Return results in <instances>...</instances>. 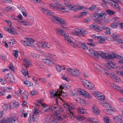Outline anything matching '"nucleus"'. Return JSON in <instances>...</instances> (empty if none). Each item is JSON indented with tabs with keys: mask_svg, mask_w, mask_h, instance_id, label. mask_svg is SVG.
<instances>
[{
	"mask_svg": "<svg viewBox=\"0 0 123 123\" xmlns=\"http://www.w3.org/2000/svg\"><path fill=\"white\" fill-rule=\"evenodd\" d=\"M58 99H62V104L63 107L68 110L69 112V116L70 117L72 118L73 117H75V113L72 110L74 107L72 103L68 104L66 103H65L63 101V100L60 97L56 98V103L57 102Z\"/></svg>",
	"mask_w": 123,
	"mask_h": 123,
	"instance_id": "obj_1",
	"label": "nucleus"
},
{
	"mask_svg": "<svg viewBox=\"0 0 123 123\" xmlns=\"http://www.w3.org/2000/svg\"><path fill=\"white\" fill-rule=\"evenodd\" d=\"M62 120L60 116L55 117L52 116H46L43 120V123H58Z\"/></svg>",
	"mask_w": 123,
	"mask_h": 123,
	"instance_id": "obj_2",
	"label": "nucleus"
},
{
	"mask_svg": "<svg viewBox=\"0 0 123 123\" xmlns=\"http://www.w3.org/2000/svg\"><path fill=\"white\" fill-rule=\"evenodd\" d=\"M18 120L15 114H11L10 117L2 120L1 123H17Z\"/></svg>",
	"mask_w": 123,
	"mask_h": 123,
	"instance_id": "obj_3",
	"label": "nucleus"
},
{
	"mask_svg": "<svg viewBox=\"0 0 123 123\" xmlns=\"http://www.w3.org/2000/svg\"><path fill=\"white\" fill-rule=\"evenodd\" d=\"M71 33V34L82 36L86 34V32L85 30L82 28H77L74 29V31Z\"/></svg>",
	"mask_w": 123,
	"mask_h": 123,
	"instance_id": "obj_4",
	"label": "nucleus"
},
{
	"mask_svg": "<svg viewBox=\"0 0 123 123\" xmlns=\"http://www.w3.org/2000/svg\"><path fill=\"white\" fill-rule=\"evenodd\" d=\"M64 4L68 8L71 10L75 11H77L84 8V7L82 6L74 5L69 3L65 2Z\"/></svg>",
	"mask_w": 123,
	"mask_h": 123,
	"instance_id": "obj_5",
	"label": "nucleus"
},
{
	"mask_svg": "<svg viewBox=\"0 0 123 123\" xmlns=\"http://www.w3.org/2000/svg\"><path fill=\"white\" fill-rule=\"evenodd\" d=\"M84 87L89 90H93L94 88V86L93 84L91 82L87 80H83L81 81Z\"/></svg>",
	"mask_w": 123,
	"mask_h": 123,
	"instance_id": "obj_6",
	"label": "nucleus"
},
{
	"mask_svg": "<svg viewBox=\"0 0 123 123\" xmlns=\"http://www.w3.org/2000/svg\"><path fill=\"white\" fill-rule=\"evenodd\" d=\"M65 40L67 41L68 44L74 48H76L77 46L76 43L71 40V37L67 33H64L63 36Z\"/></svg>",
	"mask_w": 123,
	"mask_h": 123,
	"instance_id": "obj_7",
	"label": "nucleus"
},
{
	"mask_svg": "<svg viewBox=\"0 0 123 123\" xmlns=\"http://www.w3.org/2000/svg\"><path fill=\"white\" fill-rule=\"evenodd\" d=\"M68 73L71 75L75 76H78L80 74V72L78 69L75 68H66Z\"/></svg>",
	"mask_w": 123,
	"mask_h": 123,
	"instance_id": "obj_8",
	"label": "nucleus"
},
{
	"mask_svg": "<svg viewBox=\"0 0 123 123\" xmlns=\"http://www.w3.org/2000/svg\"><path fill=\"white\" fill-rule=\"evenodd\" d=\"M65 2H62L61 1H57L55 2L56 6V9L61 12H64L66 11V9L64 6V3Z\"/></svg>",
	"mask_w": 123,
	"mask_h": 123,
	"instance_id": "obj_9",
	"label": "nucleus"
},
{
	"mask_svg": "<svg viewBox=\"0 0 123 123\" xmlns=\"http://www.w3.org/2000/svg\"><path fill=\"white\" fill-rule=\"evenodd\" d=\"M56 21L61 24V26L63 28L67 30L68 29L69 27L67 26L68 25V24L63 19L58 17Z\"/></svg>",
	"mask_w": 123,
	"mask_h": 123,
	"instance_id": "obj_10",
	"label": "nucleus"
},
{
	"mask_svg": "<svg viewBox=\"0 0 123 123\" xmlns=\"http://www.w3.org/2000/svg\"><path fill=\"white\" fill-rule=\"evenodd\" d=\"M104 66L109 70H111L112 68H116L117 67L116 63L111 61H108L107 63L104 64Z\"/></svg>",
	"mask_w": 123,
	"mask_h": 123,
	"instance_id": "obj_11",
	"label": "nucleus"
},
{
	"mask_svg": "<svg viewBox=\"0 0 123 123\" xmlns=\"http://www.w3.org/2000/svg\"><path fill=\"white\" fill-rule=\"evenodd\" d=\"M26 41L22 40L21 41L22 43L25 45L29 46H32L33 45L32 43L35 41V40L32 39L26 38H25Z\"/></svg>",
	"mask_w": 123,
	"mask_h": 123,
	"instance_id": "obj_12",
	"label": "nucleus"
},
{
	"mask_svg": "<svg viewBox=\"0 0 123 123\" xmlns=\"http://www.w3.org/2000/svg\"><path fill=\"white\" fill-rule=\"evenodd\" d=\"M109 108L110 109H103V111L107 114L110 115L112 114L111 111L112 112H116L117 111V109L116 108L111 105L109 106Z\"/></svg>",
	"mask_w": 123,
	"mask_h": 123,
	"instance_id": "obj_13",
	"label": "nucleus"
},
{
	"mask_svg": "<svg viewBox=\"0 0 123 123\" xmlns=\"http://www.w3.org/2000/svg\"><path fill=\"white\" fill-rule=\"evenodd\" d=\"M37 103L38 104H37V105H41L44 107L45 108L44 111L45 112L48 111L50 110H53L54 109L52 108L53 107H54L53 105L52 106H48L42 103L40 101H38Z\"/></svg>",
	"mask_w": 123,
	"mask_h": 123,
	"instance_id": "obj_14",
	"label": "nucleus"
},
{
	"mask_svg": "<svg viewBox=\"0 0 123 123\" xmlns=\"http://www.w3.org/2000/svg\"><path fill=\"white\" fill-rule=\"evenodd\" d=\"M110 75L111 78L114 81L117 82H121L122 81L120 78L116 75L115 74L112 73L110 74Z\"/></svg>",
	"mask_w": 123,
	"mask_h": 123,
	"instance_id": "obj_15",
	"label": "nucleus"
},
{
	"mask_svg": "<svg viewBox=\"0 0 123 123\" xmlns=\"http://www.w3.org/2000/svg\"><path fill=\"white\" fill-rule=\"evenodd\" d=\"M112 118L115 123H122L123 122L122 117L119 115L113 116Z\"/></svg>",
	"mask_w": 123,
	"mask_h": 123,
	"instance_id": "obj_16",
	"label": "nucleus"
},
{
	"mask_svg": "<svg viewBox=\"0 0 123 123\" xmlns=\"http://www.w3.org/2000/svg\"><path fill=\"white\" fill-rule=\"evenodd\" d=\"M77 91L80 94L82 95L86 98H91V96L89 94L84 90L78 89Z\"/></svg>",
	"mask_w": 123,
	"mask_h": 123,
	"instance_id": "obj_17",
	"label": "nucleus"
},
{
	"mask_svg": "<svg viewBox=\"0 0 123 123\" xmlns=\"http://www.w3.org/2000/svg\"><path fill=\"white\" fill-rule=\"evenodd\" d=\"M93 94L94 96L99 100H103L105 99V96L102 95L100 92H95Z\"/></svg>",
	"mask_w": 123,
	"mask_h": 123,
	"instance_id": "obj_18",
	"label": "nucleus"
},
{
	"mask_svg": "<svg viewBox=\"0 0 123 123\" xmlns=\"http://www.w3.org/2000/svg\"><path fill=\"white\" fill-rule=\"evenodd\" d=\"M92 111L93 114L95 116L99 115L100 113L99 109L97 106L94 105L92 107Z\"/></svg>",
	"mask_w": 123,
	"mask_h": 123,
	"instance_id": "obj_19",
	"label": "nucleus"
},
{
	"mask_svg": "<svg viewBox=\"0 0 123 123\" xmlns=\"http://www.w3.org/2000/svg\"><path fill=\"white\" fill-rule=\"evenodd\" d=\"M117 54L114 52H112L111 54L106 52L105 59L111 60L117 57Z\"/></svg>",
	"mask_w": 123,
	"mask_h": 123,
	"instance_id": "obj_20",
	"label": "nucleus"
},
{
	"mask_svg": "<svg viewBox=\"0 0 123 123\" xmlns=\"http://www.w3.org/2000/svg\"><path fill=\"white\" fill-rule=\"evenodd\" d=\"M53 105L54 107H53L52 108L54 109L53 110H51L52 111H55V115L57 116L62 111V109L60 107H57L56 105H55V104L53 105H52L50 106Z\"/></svg>",
	"mask_w": 123,
	"mask_h": 123,
	"instance_id": "obj_21",
	"label": "nucleus"
},
{
	"mask_svg": "<svg viewBox=\"0 0 123 123\" xmlns=\"http://www.w3.org/2000/svg\"><path fill=\"white\" fill-rule=\"evenodd\" d=\"M60 93V91L59 90H57V91L52 90L50 92V95L51 97H54L55 96L59 97L61 95Z\"/></svg>",
	"mask_w": 123,
	"mask_h": 123,
	"instance_id": "obj_22",
	"label": "nucleus"
},
{
	"mask_svg": "<svg viewBox=\"0 0 123 123\" xmlns=\"http://www.w3.org/2000/svg\"><path fill=\"white\" fill-rule=\"evenodd\" d=\"M19 22L21 25H25L30 26L32 24L31 22L27 19H24L22 20H21L19 21Z\"/></svg>",
	"mask_w": 123,
	"mask_h": 123,
	"instance_id": "obj_23",
	"label": "nucleus"
},
{
	"mask_svg": "<svg viewBox=\"0 0 123 123\" xmlns=\"http://www.w3.org/2000/svg\"><path fill=\"white\" fill-rule=\"evenodd\" d=\"M47 58L42 59L43 62L49 66H52L54 64L53 62L50 59H48L49 57L47 55Z\"/></svg>",
	"mask_w": 123,
	"mask_h": 123,
	"instance_id": "obj_24",
	"label": "nucleus"
},
{
	"mask_svg": "<svg viewBox=\"0 0 123 123\" xmlns=\"http://www.w3.org/2000/svg\"><path fill=\"white\" fill-rule=\"evenodd\" d=\"M41 10L43 13L46 15L50 16H53L54 15L53 12L49 10H48L44 8H42Z\"/></svg>",
	"mask_w": 123,
	"mask_h": 123,
	"instance_id": "obj_25",
	"label": "nucleus"
},
{
	"mask_svg": "<svg viewBox=\"0 0 123 123\" xmlns=\"http://www.w3.org/2000/svg\"><path fill=\"white\" fill-rule=\"evenodd\" d=\"M76 100L82 105L85 106L87 105L86 101L82 98H77L76 99Z\"/></svg>",
	"mask_w": 123,
	"mask_h": 123,
	"instance_id": "obj_26",
	"label": "nucleus"
},
{
	"mask_svg": "<svg viewBox=\"0 0 123 123\" xmlns=\"http://www.w3.org/2000/svg\"><path fill=\"white\" fill-rule=\"evenodd\" d=\"M4 29L5 30L11 34H15L17 33V31L12 27H11L9 28L7 27H5L4 28Z\"/></svg>",
	"mask_w": 123,
	"mask_h": 123,
	"instance_id": "obj_27",
	"label": "nucleus"
},
{
	"mask_svg": "<svg viewBox=\"0 0 123 123\" xmlns=\"http://www.w3.org/2000/svg\"><path fill=\"white\" fill-rule=\"evenodd\" d=\"M6 77L7 79L9 78L10 83H12L14 82L15 80L12 74H8L6 75Z\"/></svg>",
	"mask_w": 123,
	"mask_h": 123,
	"instance_id": "obj_28",
	"label": "nucleus"
},
{
	"mask_svg": "<svg viewBox=\"0 0 123 123\" xmlns=\"http://www.w3.org/2000/svg\"><path fill=\"white\" fill-rule=\"evenodd\" d=\"M47 42H38L36 43V45L40 48H45L46 47Z\"/></svg>",
	"mask_w": 123,
	"mask_h": 123,
	"instance_id": "obj_29",
	"label": "nucleus"
},
{
	"mask_svg": "<svg viewBox=\"0 0 123 123\" xmlns=\"http://www.w3.org/2000/svg\"><path fill=\"white\" fill-rule=\"evenodd\" d=\"M90 52L91 55L93 56L98 58V52L92 49H91L88 50Z\"/></svg>",
	"mask_w": 123,
	"mask_h": 123,
	"instance_id": "obj_30",
	"label": "nucleus"
},
{
	"mask_svg": "<svg viewBox=\"0 0 123 123\" xmlns=\"http://www.w3.org/2000/svg\"><path fill=\"white\" fill-rule=\"evenodd\" d=\"M56 32L58 34L63 36L64 34L65 33L64 31L61 28H57L56 29Z\"/></svg>",
	"mask_w": 123,
	"mask_h": 123,
	"instance_id": "obj_31",
	"label": "nucleus"
},
{
	"mask_svg": "<svg viewBox=\"0 0 123 123\" xmlns=\"http://www.w3.org/2000/svg\"><path fill=\"white\" fill-rule=\"evenodd\" d=\"M108 1H110V5H111L113 7L117 9L119 8L118 7V5L117 2H115L114 0H108Z\"/></svg>",
	"mask_w": 123,
	"mask_h": 123,
	"instance_id": "obj_32",
	"label": "nucleus"
},
{
	"mask_svg": "<svg viewBox=\"0 0 123 123\" xmlns=\"http://www.w3.org/2000/svg\"><path fill=\"white\" fill-rule=\"evenodd\" d=\"M56 69L58 72H60L62 70H65L66 68L63 65H57L56 66Z\"/></svg>",
	"mask_w": 123,
	"mask_h": 123,
	"instance_id": "obj_33",
	"label": "nucleus"
},
{
	"mask_svg": "<svg viewBox=\"0 0 123 123\" xmlns=\"http://www.w3.org/2000/svg\"><path fill=\"white\" fill-rule=\"evenodd\" d=\"M89 12L88 11H84L81 12L77 16V17L80 18H82L83 16H86L88 14Z\"/></svg>",
	"mask_w": 123,
	"mask_h": 123,
	"instance_id": "obj_34",
	"label": "nucleus"
},
{
	"mask_svg": "<svg viewBox=\"0 0 123 123\" xmlns=\"http://www.w3.org/2000/svg\"><path fill=\"white\" fill-rule=\"evenodd\" d=\"M88 121L91 123H99V122L98 119L94 118H89L88 119Z\"/></svg>",
	"mask_w": 123,
	"mask_h": 123,
	"instance_id": "obj_35",
	"label": "nucleus"
},
{
	"mask_svg": "<svg viewBox=\"0 0 123 123\" xmlns=\"http://www.w3.org/2000/svg\"><path fill=\"white\" fill-rule=\"evenodd\" d=\"M77 111L80 114H83L86 113V110L82 107H80L78 109Z\"/></svg>",
	"mask_w": 123,
	"mask_h": 123,
	"instance_id": "obj_36",
	"label": "nucleus"
},
{
	"mask_svg": "<svg viewBox=\"0 0 123 123\" xmlns=\"http://www.w3.org/2000/svg\"><path fill=\"white\" fill-rule=\"evenodd\" d=\"M70 87V86L68 84H62L60 86V89L61 91L63 88L68 89Z\"/></svg>",
	"mask_w": 123,
	"mask_h": 123,
	"instance_id": "obj_37",
	"label": "nucleus"
},
{
	"mask_svg": "<svg viewBox=\"0 0 123 123\" xmlns=\"http://www.w3.org/2000/svg\"><path fill=\"white\" fill-rule=\"evenodd\" d=\"M117 58L120 59V60L118 62V64L121 65H123V57L122 56H120L117 54Z\"/></svg>",
	"mask_w": 123,
	"mask_h": 123,
	"instance_id": "obj_38",
	"label": "nucleus"
},
{
	"mask_svg": "<svg viewBox=\"0 0 123 123\" xmlns=\"http://www.w3.org/2000/svg\"><path fill=\"white\" fill-rule=\"evenodd\" d=\"M88 41L89 42V43H87L86 44L89 46L95 47L96 45V44L95 43H91L93 42V40L91 39H88Z\"/></svg>",
	"mask_w": 123,
	"mask_h": 123,
	"instance_id": "obj_39",
	"label": "nucleus"
},
{
	"mask_svg": "<svg viewBox=\"0 0 123 123\" xmlns=\"http://www.w3.org/2000/svg\"><path fill=\"white\" fill-rule=\"evenodd\" d=\"M28 95V92L27 91H25L21 95V97L23 99L26 100Z\"/></svg>",
	"mask_w": 123,
	"mask_h": 123,
	"instance_id": "obj_40",
	"label": "nucleus"
},
{
	"mask_svg": "<svg viewBox=\"0 0 123 123\" xmlns=\"http://www.w3.org/2000/svg\"><path fill=\"white\" fill-rule=\"evenodd\" d=\"M40 113V110L37 107L34 110V112L33 114V116H35L37 115H39Z\"/></svg>",
	"mask_w": 123,
	"mask_h": 123,
	"instance_id": "obj_41",
	"label": "nucleus"
},
{
	"mask_svg": "<svg viewBox=\"0 0 123 123\" xmlns=\"http://www.w3.org/2000/svg\"><path fill=\"white\" fill-rule=\"evenodd\" d=\"M48 6L49 8L51 9H56V5L53 3H50L49 4Z\"/></svg>",
	"mask_w": 123,
	"mask_h": 123,
	"instance_id": "obj_42",
	"label": "nucleus"
},
{
	"mask_svg": "<svg viewBox=\"0 0 123 123\" xmlns=\"http://www.w3.org/2000/svg\"><path fill=\"white\" fill-rule=\"evenodd\" d=\"M102 28L105 30V33L106 34H110L111 33L110 29L108 27L104 26Z\"/></svg>",
	"mask_w": 123,
	"mask_h": 123,
	"instance_id": "obj_43",
	"label": "nucleus"
},
{
	"mask_svg": "<svg viewBox=\"0 0 123 123\" xmlns=\"http://www.w3.org/2000/svg\"><path fill=\"white\" fill-rule=\"evenodd\" d=\"M100 71L103 74L107 76H108L109 75H110V74H109V73L107 70L103 68H101V69Z\"/></svg>",
	"mask_w": 123,
	"mask_h": 123,
	"instance_id": "obj_44",
	"label": "nucleus"
},
{
	"mask_svg": "<svg viewBox=\"0 0 123 123\" xmlns=\"http://www.w3.org/2000/svg\"><path fill=\"white\" fill-rule=\"evenodd\" d=\"M99 40L98 41V43L101 44L103 43L104 41L106 40L105 37H100L99 36Z\"/></svg>",
	"mask_w": 123,
	"mask_h": 123,
	"instance_id": "obj_45",
	"label": "nucleus"
},
{
	"mask_svg": "<svg viewBox=\"0 0 123 123\" xmlns=\"http://www.w3.org/2000/svg\"><path fill=\"white\" fill-rule=\"evenodd\" d=\"M23 62L24 63V65L25 67L27 68L29 67V65L30 62L29 60L26 59H24L23 60Z\"/></svg>",
	"mask_w": 123,
	"mask_h": 123,
	"instance_id": "obj_46",
	"label": "nucleus"
},
{
	"mask_svg": "<svg viewBox=\"0 0 123 123\" xmlns=\"http://www.w3.org/2000/svg\"><path fill=\"white\" fill-rule=\"evenodd\" d=\"M75 117L77 120L80 121L83 120L86 118V117L83 115L77 116Z\"/></svg>",
	"mask_w": 123,
	"mask_h": 123,
	"instance_id": "obj_47",
	"label": "nucleus"
},
{
	"mask_svg": "<svg viewBox=\"0 0 123 123\" xmlns=\"http://www.w3.org/2000/svg\"><path fill=\"white\" fill-rule=\"evenodd\" d=\"M106 52H98V56H100L102 58L105 59Z\"/></svg>",
	"mask_w": 123,
	"mask_h": 123,
	"instance_id": "obj_48",
	"label": "nucleus"
},
{
	"mask_svg": "<svg viewBox=\"0 0 123 123\" xmlns=\"http://www.w3.org/2000/svg\"><path fill=\"white\" fill-rule=\"evenodd\" d=\"M2 107L4 110L7 111L9 109L10 106L8 104H5L2 105Z\"/></svg>",
	"mask_w": 123,
	"mask_h": 123,
	"instance_id": "obj_49",
	"label": "nucleus"
},
{
	"mask_svg": "<svg viewBox=\"0 0 123 123\" xmlns=\"http://www.w3.org/2000/svg\"><path fill=\"white\" fill-rule=\"evenodd\" d=\"M111 86L114 89H115L118 91L120 89V87L119 86L116 84L112 83L111 85Z\"/></svg>",
	"mask_w": 123,
	"mask_h": 123,
	"instance_id": "obj_50",
	"label": "nucleus"
},
{
	"mask_svg": "<svg viewBox=\"0 0 123 123\" xmlns=\"http://www.w3.org/2000/svg\"><path fill=\"white\" fill-rule=\"evenodd\" d=\"M111 36L114 40L118 38L119 37V36L118 34L115 33H112L111 35Z\"/></svg>",
	"mask_w": 123,
	"mask_h": 123,
	"instance_id": "obj_51",
	"label": "nucleus"
},
{
	"mask_svg": "<svg viewBox=\"0 0 123 123\" xmlns=\"http://www.w3.org/2000/svg\"><path fill=\"white\" fill-rule=\"evenodd\" d=\"M80 47L84 50H86L88 49V48L86 45L84 43H82L81 44Z\"/></svg>",
	"mask_w": 123,
	"mask_h": 123,
	"instance_id": "obj_52",
	"label": "nucleus"
},
{
	"mask_svg": "<svg viewBox=\"0 0 123 123\" xmlns=\"http://www.w3.org/2000/svg\"><path fill=\"white\" fill-rule=\"evenodd\" d=\"M18 106V103L17 102H15L12 103V106L13 108H17Z\"/></svg>",
	"mask_w": 123,
	"mask_h": 123,
	"instance_id": "obj_53",
	"label": "nucleus"
},
{
	"mask_svg": "<svg viewBox=\"0 0 123 123\" xmlns=\"http://www.w3.org/2000/svg\"><path fill=\"white\" fill-rule=\"evenodd\" d=\"M24 83L27 86H32L33 84L27 80H25L24 81Z\"/></svg>",
	"mask_w": 123,
	"mask_h": 123,
	"instance_id": "obj_54",
	"label": "nucleus"
},
{
	"mask_svg": "<svg viewBox=\"0 0 123 123\" xmlns=\"http://www.w3.org/2000/svg\"><path fill=\"white\" fill-rule=\"evenodd\" d=\"M106 11L109 15H113L116 13V12L115 11L109 10H107Z\"/></svg>",
	"mask_w": 123,
	"mask_h": 123,
	"instance_id": "obj_55",
	"label": "nucleus"
},
{
	"mask_svg": "<svg viewBox=\"0 0 123 123\" xmlns=\"http://www.w3.org/2000/svg\"><path fill=\"white\" fill-rule=\"evenodd\" d=\"M96 25L95 24H93L89 26V28L91 30H94L95 27H96Z\"/></svg>",
	"mask_w": 123,
	"mask_h": 123,
	"instance_id": "obj_56",
	"label": "nucleus"
},
{
	"mask_svg": "<svg viewBox=\"0 0 123 123\" xmlns=\"http://www.w3.org/2000/svg\"><path fill=\"white\" fill-rule=\"evenodd\" d=\"M96 7L95 5H93L91 6L89 8H86V9L87 10H89L91 11H92Z\"/></svg>",
	"mask_w": 123,
	"mask_h": 123,
	"instance_id": "obj_57",
	"label": "nucleus"
},
{
	"mask_svg": "<svg viewBox=\"0 0 123 123\" xmlns=\"http://www.w3.org/2000/svg\"><path fill=\"white\" fill-rule=\"evenodd\" d=\"M21 72L22 74L25 76L28 75V71H26L25 70L22 69L21 71Z\"/></svg>",
	"mask_w": 123,
	"mask_h": 123,
	"instance_id": "obj_58",
	"label": "nucleus"
},
{
	"mask_svg": "<svg viewBox=\"0 0 123 123\" xmlns=\"http://www.w3.org/2000/svg\"><path fill=\"white\" fill-rule=\"evenodd\" d=\"M12 8L11 6H9L5 7L4 8V9L5 11L8 12L12 10Z\"/></svg>",
	"mask_w": 123,
	"mask_h": 123,
	"instance_id": "obj_59",
	"label": "nucleus"
},
{
	"mask_svg": "<svg viewBox=\"0 0 123 123\" xmlns=\"http://www.w3.org/2000/svg\"><path fill=\"white\" fill-rule=\"evenodd\" d=\"M117 26V23H111V24L110 27H111L115 29L116 28Z\"/></svg>",
	"mask_w": 123,
	"mask_h": 123,
	"instance_id": "obj_60",
	"label": "nucleus"
},
{
	"mask_svg": "<svg viewBox=\"0 0 123 123\" xmlns=\"http://www.w3.org/2000/svg\"><path fill=\"white\" fill-rule=\"evenodd\" d=\"M62 79L63 80L68 82L70 80L69 78L64 75H63L62 76Z\"/></svg>",
	"mask_w": 123,
	"mask_h": 123,
	"instance_id": "obj_61",
	"label": "nucleus"
},
{
	"mask_svg": "<svg viewBox=\"0 0 123 123\" xmlns=\"http://www.w3.org/2000/svg\"><path fill=\"white\" fill-rule=\"evenodd\" d=\"M20 10L24 16L25 17L27 16V14L25 12V10L24 9L21 8L20 9Z\"/></svg>",
	"mask_w": 123,
	"mask_h": 123,
	"instance_id": "obj_62",
	"label": "nucleus"
},
{
	"mask_svg": "<svg viewBox=\"0 0 123 123\" xmlns=\"http://www.w3.org/2000/svg\"><path fill=\"white\" fill-rule=\"evenodd\" d=\"M119 20V18L118 17H115L112 20V22L113 23H117L118 21Z\"/></svg>",
	"mask_w": 123,
	"mask_h": 123,
	"instance_id": "obj_63",
	"label": "nucleus"
},
{
	"mask_svg": "<svg viewBox=\"0 0 123 123\" xmlns=\"http://www.w3.org/2000/svg\"><path fill=\"white\" fill-rule=\"evenodd\" d=\"M31 55L34 58L36 59L38 58L40 56L39 55L35 53L32 54Z\"/></svg>",
	"mask_w": 123,
	"mask_h": 123,
	"instance_id": "obj_64",
	"label": "nucleus"
}]
</instances>
